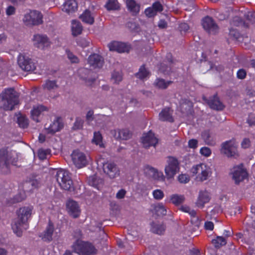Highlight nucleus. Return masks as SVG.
I'll return each instance as SVG.
<instances>
[{
	"mask_svg": "<svg viewBox=\"0 0 255 255\" xmlns=\"http://www.w3.org/2000/svg\"><path fill=\"white\" fill-rule=\"evenodd\" d=\"M19 95L13 88L4 89L0 94V107L5 111L12 110L19 103Z\"/></svg>",
	"mask_w": 255,
	"mask_h": 255,
	"instance_id": "f257e3e1",
	"label": "nucleus"
},
{
	"mask_svg": "<svg viewBox=\"0 0 255 255\" xmlns=\"http://www.w3.org/2000/svg\"><path fill=\"white\" fill-rule=\"evenodd\" d=\"M32 209L31 207H23L17 211V217L13 221L12 224V228L18 236H21V227L26 223L28 219L30 217Z\"/></svg>",
	"mask_w": 255,
	"mask_h": 255,
	"instance_id": "f03ea898",
	"label": "nucleus"
},
{
	"mask_svg": "<svg viewBox=\"0 0 255 255\" xmlns=\"http://www.w3.org/2000/svg\"><path fill=\"white\" fill-rule=\"evenodd\" d=\"M55 177L61 188L70 192L74 190L73 182L68 171L63 169L58 170Z\"/></svg>",
	"mask_w": 255,
	"mask_h": 255,
	"instance_id": "7ed1b4c3",
	"label": "nucleus"
},
{
	"mask_svg": "<svg viewBox=\"0 0 255 255\" xmlns=\"http://www.w3.org/2000/svg\"><path fill=\"white\" fill-rule=\"evenodd\" d=\"M73 248L75 253L79 255H95L97 253V250L91 243L79 240L74 243Z\"/></svg>",
	"mask_w": 255,
	"mask_h": 255,
	"instance_id": "20e7f679",
	"label": "nucleus"
},
{
	"mask_svg": "<svg viewBox=\"0 0 255 255\" xmlns=\"http://www.w3.org/2000/svg\"><path fill=\"white\" fill-rule=\"evenodd\" d=\"M167 164L165 167V173L168 179L173 178L180 169L179 161L174 156H169L167 157Z\"/></svg>",
	"mask_w": 255,
	"mask_h": 255,
	"instance_id": "39448f33",
	"label": "nucleus"
},
{
	"mask_svg": "<svg viewBox=\"0 0 255 255\" xmlns=\"http://www.w3.org/2000/svg\"><path fill=\"white\" fill-rule=\"evenodd\" d=\"M43 15L42 13L37 10H31L26 13L23 18V21L25 25L28 26L38 25L43 23Z\"/></svg>",
	"mask_w": 255,
	"mask_h": 255,
	"instance_id": "423d86ee",
	"label": "nucleus"
},
{
	"mask_svg": "<svg viewBox=\"0 0 255 255\" xmlns=\"http://www.w3.org/2000/svg\"><path fill=\"white\" fill-rule=\"evenodd\" d=\"M41 179L38 174H30L23 184V189L24 192H30L38 189L41 186Z\"/></svg>",
	"mask_w": 255,
	"mask_h": 255,
	"instance_id": "0eeeda50",
	"label": "nucleus"
},
{
	"mask_svg": "<svg viewBox=\"0 0 255 255\" xmlns=\"http://www.w3.org/2000/svg\"><path fill=\"white\" fill-rule=\"evenodd\" d=\"M221 152L228 157H236L238 156L235 140L231 139L223 142L221 144Z\"/></svg>",
	"mask_w": 255,
	"mask_h": 255,
	"instance_id": "6e6552de",
	"label": "nucleus"
},
{
	"mask_svg": "<svg viewBox=\"0 0 255 255\" xmlns=\"http://www.w3.org/2000/svg\"><path fill=\"white\" fill-rule=\"evenodd\" d=\"M17 63L23 71L26 72L33 71L36 66L33 60L25 55L20 54L17 58Z\"/></svg>",
	"mask_w": 255,
	"mask_h": 255,
	"instance_id": "1a4fd4ad",
	"label": "nucleus"
},
{
	"mask_svg": "<svg viewBox=\"0 0 255 255\" xmlns=\"http://www.w3.org/2000/svg\"><path fill=\"white\" fill-rule=\"evenodd\" d=\"M103 169L110 178L114 179L120 174V170L118 166L114 162H107L103 163Z\"/></svg>",
	"mask_w": 255,
	"mask_h": 255,
	"instance_id": "9d476101",
	"label": "nucleus"
},
{
	"mask_svg": "<svg viewBox=\"0 0 255 255\" xmlns=\"http://www.w3.org/2000/svg\"><path fill=\"white\" fill-rule=\"evenodd\" d=\"M10 158L7 149H0V172L7 174L9 171Z\"/></svg>",
	"mask_w": 255,
	"mask_h": 255,
	"instance_id": "9b49d317",
	"label": "nucleus"
},
{
	"mask_svg": "<svg viewBox=\"0 0 255 255\" xmlns=\"http://www.w3.org/2000/svg\"><path fill=\"white\" fill-rule=\"evenodd\" d=\"M72 159L75 166L80 168L86 165L87 159L84 153L78 150H75L71 154Z\"/></svg>",
	"mask_w": 255,
	"mask_h": 255,
	"instance_id": "f8f14e48",
	"label": "nucleus"
},
{
	"mask_svg": "<svg viewBox=\"0 0 255 255\" xmlns=\"http://www.w3.org/2000/svg\"><path fill=\"white\" fill-rule=\"evenodd\" d=\"M204 29L210 34H215L218 31V26L213 19L210 16L205 17L202 22Z\"/></svg>",
	"mask_w": 255,
	"mask_h": 255,
	"instance_id": "ddd939ff",
	"label": "nucleus"
},
{
	"mask_svg": "<svg viewBox=\"0 0 255 255\" xmlns=\"http://www.w3.org/2000/svg\"><path fill=\"white\" fill-rule=\"evenodd\" d=\"M66 209L69 215L73 218H77L80 215L81 210L78 203L72 199L67 200Z\"/></svg>",
	"mask_w": 255,
	"mask_h": 255,
	"instance_id": "4468645a",
	"label": "nucleus"
},
{
	"mask_svg": "<svg viewBox=\"0 0 255 255\" xmlns=\"http://www.w3.org/2000/svg\"><path fill=\"white\" fill-rule=\"evenodd\" d=\"M144 172L147 176L151 177L154 180L162 181L165 180V176L163 174V173L162 172H159L157 169L150 165H145L144 168Z\"/></svg>",
	"mask_w": 255,
	"mask_h": 255,
	"instance_id": "2eb2a0df",
	"label": "nucleus"
},
{
	"mask_svg": "<svg viewBox=\"0 0 255 255\" xmlns=\"http://www.w3.org/2000/svg\"><path fill=\"white\" fill-rule=\"evenodd\" d=\"M203 99L206 103H207L209 107L213 110L221 111L224 108V106L220 101L217 94L210 97L209 99H207L206 97H203Z\"/></svg>",
	"mask_w": 255,
	"mask_h": 255,
	"instance_id": "dca6fc26",
	"label": "nucleus"
},
{
	"mask_svg": "<svg viewBox=\"0 0 255 255\" xmlns=\"http://www.w3.org/2000/svg\"><path fill=\"white\" fill-rule=\"evenodd\" d=\"M173 64L172 56L170 53H168L166 55V61H164L160 65L159 69L160 72L165 75H170L173 71Z\"/></svg>",
	"mask_w": 255,
	"mask_h": 255,
	"instance_id": "f3484780",
	"label": "nucleus"
},
{
	"mask_svg": "<svg viewBox=\"0 0 255 255\" xmlns=\"http://www.w3.org/2000/svg\"><path fill=\"white\" fill-rule=\"evenodd\" d=\"M141 140L143 146L145 148L151 146L155 147L158 143V139L155 137L154 134L151 131L144 133Z\"/></svg>",
	"mask_w": 255,
	"mask_h": 255,
	"instance_id": "a211bd4d",
	"label": "nucleus"
},
{
	"mask_svg": "<svg viewBox=\"0 0 255 255\" xmlns=\"http://www.w3.org/2000/svg\"><path fill=\"white\" fill-rule=\"evenodd\" d=\"M78 73L80 78L87 86L91 85L95 81V79L92 77L93 72L88 69L81 68L78 70Z\"/></svg>",
	"mask_w": 255,
	"mask_h": 255,
	"instance_id": "6ab92c4d",
	"label": "nucleus"
},
{
	"mask_svg": "<svg viewBox=\"0 0 255 255\" xmlns=\"http://www.w3.org/2000/svg\"><path fill=\"white\" fill-rule=\"evenodd\" d=\"M232 175V178L237 184L243 181L248 175L246 171L240 166L235 167L233 168Z\"/></svg>",
	"mask_w": 255,
	"mask_h": 255,
	"instance_id": "aec40b11",
	"label": "nucleus"
},
{
	"mask_svg": "<svg viewBox=\"0 0 255 255\" xmlns=\"http://www.w3.org/2000/svg\"><path fill=\"white\" fill-rule=\"evenodd\" d=\"M110 133L116 139L128 140L131 136V133L128 129H113Z\"/></svg>",
	"mask_w": 255,
	"mask_h": 255,
	"instance_id": "412c9836",
	"label": "nucleus"
},
{
	"mask_svg": "<svg viewBox=\"0 0 255 255\" xmlns=\"http://www.w3.org/2000/svg\"><path fill=\"white\" fill-rule=\"evenodd\" d=\"M33 40L34 46L40 49H43L49 45V39L46 35L35 34L33 36Z\"/></svg>",
	"mask_w": 255,
	"mask_h": 255,
	"instance_id": "4be33fe9",
	"label": "nucleus"
},
{
	"mask_svg": "<svg viewBox=\"0 0 255 255\" xmlns=\"http://www.w3.org/2000/svg\"><path fill=\"white\" fill-rule=\"evenodd\" d=\"M88 62L94 68H101L104 64V59L98 54H93L88 57Z\"/></svg>",
	"mask_w": 255,
	"mask_h": 255,
	"instance_id": "5701e85b",
	"label": "nucleus"
},
{
	"mask_svg": "<svg viewBox=\"0 0 255 255\" xmlns=\"http://www.w3.org/2000/svg\"><path fill=\"white\" fill-rule=\"evenodd\" d=\"M54 230L53 223L50 221L45 230L39 235L42 240L46 242H50L52 240V236Z\"/></svg>",
	"mask_w": 255,
	"mask_h": 255,
	"instance_id": "b1692460",
	"label": "nucleus"
},
{
	"mask_svg": "<svg viewBox=\"0 0 255 255\" xmlns=\"http://www.w3.org/2000/svg\"><path fill=\"white\" fill-rule=\"evenodd\" d=\"M110 51H117L119 53L128 52L129 47L124 43L113 41L108 44Z\"/></svg>",
	"mask_w": 255,
	"mask_h": 255,
	"instance_id": "393cba45",
	"label": "nucleus"
},
{
	"mask_svg": "<svg viewBox=\"0 0 255 255\" xmlns=\"http://www.w3.org/2000/svg\"><path fill=\"white\" fill-rule=\"evenodd\" d=\"M163 9V6L159 1L153 3L152 6L146 8L144 13L148 17H152L156 15L158 12H161Z\"/></svg>",
	"mask_w": 255,
	"mask_h": 255,
	"instance_id": "a878e982",
	"label": "nucleus"
},
{
	"mask_svg": "<svg viewBox=\"0 0 255 255\" xmlns=\"http://www.w3.org/2000/svg\"><path fill=\"white\" fill-rule=\"evenodd\" d=\"M63 128V124L60 118H57L48 128L45 127L48 133L54 134Z\"/></svg>",
	"mask_w": 255,
	"mask_h": 255,
	"instance_id": "bb28decb",
	"label": "nucleus"
},
{
	"mask_svg": "<svg viewBox=\"0 0 255 255\" xmlns=\"http://www.w3.org/2000/svg\"><path fill=\"white\" fill-rule=\"evenodd\" d=\"M88 182L90 186L98 190L102 188L104 185L103 179L96 175L90 176L88 179Z\"/></svg>",
	"mask_w": 255,
	"mask_h": 255,
	"instance_id": "cd10ccee",
	"label": "nucleus"
},
{
	"mask_svg": "<svg viewBox=\"0 0 255 255\" xmlns=\"http://www.w3.org/2000/svg\"><path fill=\"white\" fill-rule=\"evenodd\" d=\"M210 200L209 194L207 191H200L196 203L198 207L202 208Z\"/></svg>",
	"mask_w": 255,
	"mask_h": 255,
	"instance_id": "c85d7f7f",
	"label": "nucleus"
},
{
	"mask_svg": "<svg viewBox=\"0 0 255 255\" xmlns=\"http://www.w3.org/2000/svg\"><path fill=\"white\" fill-rule=\"evenodd\" d=\"M201 136L207 144L214 145L215 144V136L213 132L210 130L206 129L202 131Z\"/></svg>",
	"mask_w": 255,
	"mask_h": 255,
	"instance_id": "c756f323",
	"label": "nucleus"
},
{
	"mask_svg": "<svg viewBox=\"0 0 255 255\" xmlns=\"http://www.w3.org/2000/svg\"><path fill=\"white\" fill-rule=\"evenodd\" d=\"M46 111H48V108L43 105H39L36 107H34L31 111V118L34 121H36V122H38V116L42 112Z\"/></svg>",
	"mask_w": 255,
	"mask_h": 255,
	"instance_id": "7c9ffc66",
	"label": "nucleus"
},
{
	"mask_svg": "<svg viewBox=\"0 0 255 255\" xmlns=\"http://www.w3.org/2000/svg\"><path fill=\"white\" fill-rule=\"evenodd\" d=\"M77 7V3L75 0H68L63 5V10L70 14L75 12Z\"/></svg>",
	"mask_w": 255,
	"mask_h": 255,
	"instance_id": "2f4dec72",
	"label": "nucleus"
},
{
	"mask_svg": "<svg viewBox=\"0 0 255 255\" xmlns=\"http://www.w3.org/2000/svg\"><path fill=\"white\" fill-rule=\"evenodd\" d=\"M172 114V113L170 111V109L165 108L159 114V119L162 122H173L174 120Z\"/></svg>",
	"mask_w": 255,
	"mask_h": 255,
	"instance_id": "473e14b6",
	"label": "nucleus"
},
{
	"mask_svg": "<svg viewBox=\"0 0 255 255\" xmlns=\"http://www.w3.org/2000/svg\"><path fill=\"white\" fill-rule=\"evenodd\" d=\"M181 111L183 113L188 114L191 111L192 103L187 99H182L179 102Z\"/></svg>",
	"mask_w": 255,
	"mask_h": 255,
	"instance_id": "72a5a7b5",
	"label": "nucleus"
},
{
	"mask_svg": "<svg viewBox=\"0 0 255 255\" xmlns=\"http://www.w3.org/2000/svg\"><path fill=\"white\" fill-rule=\"evenodd\" d=\"M199 173L197 178L200 181H203L207 179L209 174L210 173V169L209 167L204 164H201L199 169Z\"/></svg>",
	"mask_w": 255,
	"mask_h": 255,
	"instance_id": "f704fd0d",
	"label": "nucleus"
},
{
	"mask_svg": "<svg viewBox=\"0 0 255 255\" xmlns=\"http://www.w3.org/2000/svg\"><path fill=\"white\" fill-rule=\"evenodd\" d=\"M82 21L86 23L92 25L94 23V17L92 15L91 11L88 10H85L83 13L79 16Z\"/></svg>",
	"mask_w": 255,
	"mask_h": 255,
	"instance_id": "c9c22d12",
	"label": "nucleus"
},
{
	"mask_svg": "<svg viewBox=\"0 0 255 255\" xmlns=\"http://www.w3.org/2000/svg\"><path fill=\"white\" fill-rule=\"evenodd\" d=\"M172 83L171 81H166L162 78H157L153 83L154 86L159 89H166Z\"/></svg>",
	"mask_w": 255,
	"mask_h": 255,
	"instance_id": "e433bc0d",
	"label": "nucleus"
},
{
	"mask_svg": "<svg viewBox=\"0 0 255 255\" xmlns=\"http://www.w3.org/2000/svg\"><path fill=\"white\" fill-rule=\"evenodd\" d=\"M71 29L73 35L76 36L82 33L83 27L80 22L76 20H73Z\"/></svg>",
	"mask_w": 255,
	"mask_h": 255,
	"instance_id": "4c0bfd02",
	"label": "nucleus"
},
{
	"mask_svg": "<svg viewBox=\"0 0 255 255\" xmlns=\"http://www.w3.org/2000/svg\"><path fill=\"white\" fill-rule=\"evenodd\" d=\"M233 12L232 8L231 7H228L224 11L217 12L216 13V16L219 20H224L228 18Z\"/></svg>",
	"mask_w": 255,
	"mask_h": 255,
	"instance_id": "58836bf2",
	"label": "nucleus"
},
{
	"mask_svg": "<svg viewBox=\"0 0 255 255\" xmlns=\"http://www.w3.org/2000/svg\"><path fill=\"white\" fill-rule=\"evenodd\" d=\"M212 243L216 249H218L221 247L225 246L227 244V242L223 237L218 236L216 239L212 240Z\"/></svg>",
	"mask_w": 255,
	"mask_h": 255,
	"instance_id": "ea45409f",
	"label": "nucleus"
},
{
	"mask_svg": "<svg viewBox=\"0 0 255 255\" xmlns=\"http://www.w3.org/2000/svg\"><path fill=\"white\" fill-rule=\"evenodd\" d=\"M128 8L132 12L137 13L139 11L140 6L134 0H127Z\"/></svg>",
	"mask_w": 255,
	"mask_h": 255,
	"instance_id": "a19ab883",
	"label": "nucleus"
},
{
	"mask_svg": "<svg viewBox=\"0 0 255 255\" xmlns=\"http://www.w3.org/2000/svg\"><path fill=\"white\" fill-rule=\"evenodd\" d=\"M152 232L158 235L162 234L165 231V228L163 225L152 223L151 227Z\"/></svg>",
	"mask_w": 255,
	"mask_h": 255,
	"instance_id": "79ce46f5",
	"label": "nucleus"
},
{
	"mask_svg": "<svg viewBox=\"0 0 255 255\" xmlns=\"http://www.w3.org/2000/svg\"><path fill=\"white\" fill-rule=\"evenodd\" d=\"M149 75V72L147 71L144 67V65H142L137 73L135 74V76L142 80L143 79Z\"/></svg>",
	"mask_w": 255,
	"mask_h": 255,
	"instance_id": "37998d69",
	"label": "nucleus"
},
{
	"mask_svg": "<svg viewBox=\"0 0 255 255\" xmlns=\"http://www.w3.org/2000/svg\"><path fill=\"white\" fill-rule=\"evenodd\" d=\"M170 200L174 205H179L184 201L185 197L183 195L174 194L171 196Z\"/></svg>",
	"mask_w": 255,
	"mask_h": 255,
	"instance_id": "c03bdc74",
	"label": "nucleus"
},
{
	"mask_svg": "<svg viewBox=\"0 0 255 255\" xmlns=\"http://www.w3.org/2000/svg\"><path fill=\"white\" fill-rule=\"evenodd\" d=\"M230 23L233 26H243L246 27H248V24H247L241 17L239 16L234 17Z\"/></svg>",
	"mask_w": 255,
	"mask_h": 255,
	"instance_id": "a18cd8bd",
	"label": "nucleus"
},
{
	"mask_svg": "<svg viewBox=\"0 0 255 255\" xmlns=\"http://www.w3.org/2000/svg\"><path fill=\"white\" fill-rule=\"evenodd\" d=\"M17 123L19 126L23 128H27L29 124L28 120L22 115H20L17 117Z\"/></svg>",
	"mask_w": 255,
	"mask_h": 255,
	"instance_id": "49530a36",
	"label": "nucleus"
},
{
	"mask_svg": "<svg viewBox=\"0 0 255 255\" xmlns=\"http://www.w3.org/2000/svg\"><path fill=\"white\" fill-rule=\"evenodd\" d=\"M43 89L48 91L54 90L58 87L55 80H46L45 83L43 85Z\"/></svg>",
	"mask_w": 255,
	"mask_h": 255,
	"instance_id": "de8ad7c7",
	"label": "nucleus"
},
{
	"mask_svg": "<svg viewBox=\"0 0 255 255\" xmlns=\"http://www.w3.org/2000/svg\"><path fill=\"white\" fill-rule=\"evenodd\" d=\"M154 210L157 216H163L166 214V210L162 204H158L155 206Z\"/></svg>",
	"mask_w": 255,
	"mask_h": 255,
	"instance_id": "09e8293b",
	"label": "nucleus"
},
{
	"mask_svg": "<svg viewBox=\"0 0 255 255\" xmlns=\"http://www.w3.org/2000/svg\"><path fill=\"white\" fill-rule=\"evenodd\" d=\"M105 7L108 10H116L119 7L117 0H108Z\"/></svg>",
	"mask_w": 255,
	"mask_h": 255,
	"instance_id": "8fccbe9b",
	"label": "nucleus"
},
{
	"mask_svg": "<svg viewBox=\"0 0 255 255\" xmlns=\"http://www.w3.org/2000/svg\"><path fill=\"white\" fill-rule=\"evenodd\" d=\"M102 136L100 131H95L94 133V137L92 139V142L96 145H99L100 147L103 146L102 143Z\"/></svg>",
	"mask_w": 255,
	"mask_h": 255,
	"instance_id": "3c124183",
	"label": "nucleus"
},
{
	"mask_svg": "<svg viewBox=\"0 0 255 255\" xmlns=\"http://www.w3.org/2000/svg\"><path fill=\"white\" fill-rule=\"evenodd\" d=\"M84 123V121L83 120L79 117H77L72 129L74 130L82 129H83Z\"/></svg>",
	"mask_w": 255,
	"mask_h": 255,
	"instance_id": "603ef678",
	"label": "nucleus"
},
{
	"mask_svg": "<svg viewBox=\"0 0 255 255\" xmlns=\"http://www.w3.org/2000/svg\"><path fill=\"white\" fill-rule=\"evenodd\" d=\"M123 79L121 73L119 72L114 71L112 74L111 80L115 84H119Z\"/></svg>",
	"mask_w": 255,
	"mask_h": 255,
	"instance_id": "864d4df0",
	"label": "nucleus"
},
{
	"mask_svg": "<svg viewBox=\"0 0 255 255\" xmlns=\"http://www.w3.org/2000/svg\"><path fill=\"white\" fill-rule=\"evenodd\" d=\"M66 53L67 54V58L71 63H77L79 62V59L78 57L69 50L67 49L66 50Z\"/></svg>",
	"mask_w": 255,
	"mask_h": 255,
	"instance_id": "5fc2aeb1",
	"label": "nucleus"
},
{
	"mask_svg": "<svg viewBox=\"0 0 255 255\" xmlns=\"http://www.w3.org/2000/svg\"><path fill=\"white\" fill-rule=\"evenodd\" d=\"M49 149H39L38 151V156L39 159L44 160L46 158L47 155L50 154Z\"/></svg>",
	"mask_w": 255,
	"mask_h": 255,
	"instance_id": "6e6d98bb",
	"label": "nucleus"
},
{
	"mask_svg": "<svg viewBox=\"0 0 255 255\" xmlns=\"http://www.w3.org/2000/svg\"><path fill=\"white\" fill-rule=\"evenodd\" d=\"M77 44L82 48L89 46L90 42L85 38H79L77 40Z\"/></svg>",
	"mask_w": 255,
	"mask_h": 255,
	"instance_id": "4d7b16f0",
	"label": "nucleus"
},
{
	"mask_svg": "<svg viewBox=\"0 0 255 255\" xmlns=\"http://www.w3.org/2000/svg\"><path fill=\"white\" fill-rule=\"evenodd\" d=\"M153 197L156 200H160L164 197V193L162 191L159 189H156L153 191Z\"/></svg>",
	"mask_w": 255,
	"mask_h": 255,
	"instance_id": "13d9d810",
	"label": "nucleus"
},
{
	"mask_svg": "<svg viewBox=\"0 0 255 255\" xmlns=\"http://www.w3.org/2000/svg\"><path fill=\"white\" fill-rule=\"evenodd\" d=\"M178 29L181 33L183 34V33H185L188 31V30L189 29V26L186 23H181L179 24Z\"/></svg>",
	"mask_w": 255,
	"mask_h": 255,
	"instance_id": "bf43d9fd",
	"label": "nucleus"
},
{
	"mask_svg": "<svg viewBox=\"0 0 255 255\" xmlns=\"http://www.w3.org/2000/svg\"><path fill=\"white\" fill-rule=\"evenodd\" d=\"M245 17L251 23H254L255 22V13L253 12H248L245 15Z\"/></svg>",
	"mask_w": 255,
	"mask_h": 255,
	"instance_id": "052dcab7",
	"label": "nucleus"
},
{
	"mask_svg": "<svg viewBox=\"0 0 255 255\" xmlns=\"http://www.w3.org/2000/svg\"><path fill=\"white\" fill-rule=\"evenodd\" d=\"M247 76V71L244 69H240L237 73V77L239 79H244Z\"/></svg>",
	"mask_w": 255,
	"mask_h": 255,
	"instance_id": "680f3d73",
	"label": "nucleus"
},
{
	"mask_svg": "<svg viewBox=\"0 0 255 255\" xmlns=\"http://www.w3.org/2000/svg\"><path fill=\"white\" fill-rule=\"evenodd\" d=\"M178 181L181 183H186L189 181L190 178L188 175L186 174H180L179 175Z\"/></svg>",
	"mask_w": 255,
	"mask_h": 255,
	"instance_id": "e2e57ef3",
	"label": "nucleus"
},
{
	"mask_svg": "<svg viewBox=\"0 0 255 255\" xmlns=\"http://www.w3.org/2000/svg\"><path fill=\"white\" fill-rule=\"evenodd\" d=\"M200 153L204 155L205 156L208 157L211 154V149L207 147H203L200 149Z\"/></svg>",
	"mask_w": 255,
	"mask_h": 255,
	"instance_id": "0e129e2a",
	"label": "nucleus"
},
{
	"mask_svg": "<svg viewBox=\"0 0 255 255\" xmlns=\"http://www.w3.org/2000/svg\"><path fill=\"white\" fill-rule=\"evenodd\" d=\"M127 27L131 31L137 30L138 28V26L135 22H128L127 23Z\"/></svg>",
	"mask_w": 255,
	"mask_h": 255,
	"instance_id": "69168bd1",
	"label": "nucleus"
},
{
	"mask_svg": "<svg viewBox=\"0 0 255 255\" xmlns=\"http://www.w3.org/2000/svg\"><path fill=\"white\" fill-rule=\"evenodd\" d=\"M247 122L250 126L255 125V115L250 114L247 119Z\"/></svg>",
	"mask_w": 255,
	"mask_h": 255,
	"instance_id": "338daca9",
	"label": "nucleus"
},
{
	"mask_svg": "<svg viewBox=\"0 0 255 255\" xmlns=\"http://www.w3.org/2000/svg\"><path fill=\"white\" fill-rule=\"evenodd\" d=\"M198 140L195 139H190L188 141V146L190 148L195 149L197 147Z\"/></svg>",
	"mask_w": 255,
	"mask_h": 255,
	"instance_id": "774afa93",
	"label": "nucleus"
}]
</instances>
